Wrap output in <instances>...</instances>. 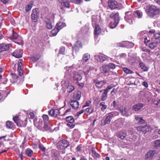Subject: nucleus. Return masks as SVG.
<instances>
[{
  "mask_svg": "<svg viewBox=\"0 0 160 160\" xmlns=\"http://www.w3.org/2000/svg\"><path fill=\"white\" fill-rule=\"evenodd\" d=\"M39 12L38 8H36L32 10L31 15V18L32 21L36 22L39 18Z\"/></svg>",
  "mask_w": 160,
  "mask_h": 160,
  "instance_id": "nucleus-5",
  "label": "nucleus"
},
{
  "mask_svg": "<svg viewBox=\"0 0 160 160\" xmlns=\"http://www.w3.org/2000/svg\"><path fill=\"white\" fill-rule=\"evenodd\" d=\"M120 111L124 116L128 117L130 115L129 110L126 108H121L120 109Z\"/></svg>",
  "mask_w": 160,
  "mask_h": 160,
  "instance_id": "nucleus-16",
  "label": "nucleus"
},
{
  "mask_svg": "<svg viewBox=\"0 0 160 160\" xmlns=\"http://www.w3.org/2000/svg\"><path fill=\"white\" fill-rule=\"evenodd\" d=\"M135 118L137 121L138 122L139 124H141L145 122V121L142 118L139 117L138 116H135Z\"/></svg>",
  "mask_w": 160,
  "mask_h": 160,
  "instance_id": "nucleus-30",
  "label": "nucleus"
},
{
  "mask_svg": "<svg viewBox=\"0 0 160 160\" xmlns=\"http://www.w3.org/2000/svg\"><path fill=\"white\" fill-rule=\"evenodd\" d=\"M149 47L151 49H154V48L156 47L157 46L156 45V44L153 42L149 43Z\"/></svg>",
  "mask_w": 160,
  "mask_h": 160,
  "instance_id": "nucleus-48",
  "label": "nucleus"
},
{
  "mask_svg": "<svg viewBox=\"0 0 160 160\" xmlns=\"http://www.w3.org/2000/svg\"><path fill=\"white\" fill-rule=\"evenodd\" d=\"M101 72L103 73H106L109 71L107 65H104L100 68Z\"/></svg>",
  "mask_w": 160,
  "mask_h": 160,
  "instance_id": "nucleus-23",
  "label": "nucleus"
},
{
  "mask_svg": "<svg viewBox=\"0 0 160 160\" xmlns=\"http://www.w3.org/2000/svg\"><path fill=\"white\" fill-rule=\"evenodd\" d=\"M48 114L49 115L54 117H56L57 115L59 114V111L58 109H52L48 111Z\"/></svg>",
  "mask_w": 160,
  "mask_h": 160,
  "instance_id": "nucleus-15",
  "label": "nucleus"
},
{
  "mask_svg": "<svg viewBox=\"0 0 160 160\" xmlns=\"http://www.w3.org/2000/svg\"><path fill=\"white\" fill-rule=\"evenodd\" d=\"M117 90L115 88H113L111 92L112 96H113L115 93L117 92Z\"/></svg>",
  "mask_w": 160,
  "mask_h": 160,
  "instance_id": "nucleus-64",
  "label": "nucleus"
},
{
  "mask_svg": "<svg viewBox=\"0 0 160 160\" xmlns=\"http://www.w3.org/2000/svg\"><path fill=\"white\" fill-rule=\"evenodd\" d=\"M123 70L124 72L127 74H132L133 73V72L128 68H123Z\"/></svg>",
  "mask_w": 160,
  "mask_h": 160,
  "instance_id": "nucleus-46",
  "label": "nucleus"
},
{
  "mask_svg": "<svg viewBox=\"0 0 160 160\" xmlns=\"http://www.w3.org/2000/svg\"><path fill=\"white\" fill-rule=\"evenodd\" d=\"M6 126L7 128H11L12 127V123L10 121H7L6 123Z\"/></svg>",
  "mask_w": 160,
  "mask_h": 160,
  "instance_id": "nucleus-45",
  "label": "nucleus"
},
{
  "mask_svg": "<svg viewBox=\"0 0 160 160\" xmlns=\"http://www.w3.org/2000/svg\"><path fill=\"white\" fill-rule=\"evenodd\" d=\"M127 134L126 131L123 130L119 132L117 134V137L122 139H124L126 136Z\"/></svg>",
  "mask_w": 160,
  "mask_h": 160,
  "instance_id": "nucleus-12",
  "label": "nucleus"
},
{
  "mask_svg": "<svg viewBox=\"0 0 160 160\" xmlns=\"http://www.w3.org/2000/svg\"><path fill=\"white\" fill-rule=\"evenodd\" d=\"M134 12H133L128 11L125 12L124 18L125 20L130 24H132L135 22Z\"/></svg>",
  "mask_w": 160,
  "mask_h": 160,
  "instance_id": "nucleus-3",
  "label": "nucleus"
},
{
  "mask_svg": "<svg viewBox=\"0 0 160 160\" xmlns=\"http://www.w3.org/2000/svg\"><path fill=\"white\" fill-rule=\"evenodd\" d=\"M18 37V34L16 33L13 32V35L12 37V38L14 39H17Z\"/></svg>",
  "mask_w": 160,
  "mask_h": 160,
  "instance_id": "nucleus-59",
  "label": "nucleus"
},
{
  "mask_svg": "<svg viewBox=\"0 0 160 160\" xmlns=\"http://www.w3.org/2000/svg\"><path fill=\"white\" fill-rule=\"evenodd\" d=\"M65 51V47H61L59 49V54H64Z\"/></svg>",
  "mask_w": 160,
  "mask_h": 160,
  "instance_id": "nucleus-54",
  "label": "nucleus"
},
{
  "mask_svg": "<svg viewBox=\"0 0 160 160\" xmlns=\"http://www.w3.org/2000/svg\"><path fill=\"white\" fill-rule=\"evenodd\" d=\"M145 10L147 15L150 18H154L158 17L160 14V9L152 4L147 5Z\"/></svg>",
  "mask_w": 160,
  "mask_h": 160,
  "instance_id": "nucleus-1",
  "label": "nucleus"
},
{
  "mask_svg": "<svg viewBox=\"0 0 160 160\" xmlns=\"http://www.w3.org/2000/svg\"><path fill=\"white\" fill-rule=\"evenodd\" d=\"M69 146V142L65 140H62L59 141L57 144V147L58 149L64 150Z\"/></svg>",
  "mask_w": 160,
  "mask_h": 160,
  "instance_id": "nucleus-4",
  "label": "nucleus"
},
{
  "mask_svg": "<svg viewBox=\"0 0 160 160\" xmlns=\"http://www.w3.org/2000/svg\"><path fill=\"white\" fill-rule=\"evenodd\" d=\"M67 125L68 127H70L71 128H73L75 126L74 124H72V123H67Z\"/></svg>",
  "mask_w": 160,
  "mask_h": 160,
  "instance_id": "nucleus-63",
  "label": "nucleus"
},
{
  "mask_svg": "<svg viewBox=\"0 0 160 160\" xmlns=\"http://www.w3.org/2000/svg\"><path fill=\"white\" fill-rule=\"evenodd\" d=\"M10 45L9 44H2L0 45V53L8 50Z\"/></svg>",
  "mask_w": 160,
  "mask_h": 160,
  "instance_id": "nucleus-19",
  "label": "nucleus"
},
{
  "mask_svg": "<svg viewBox=\"0 0 160 160\" xmlns=\"http://www.w3.org/2000/svg\"><path fill=\"white\" fill-rule=\"evenodd\" d=\"M73 79L74 80L80 81L82 78V76L81 73L79 72H74Z\"/></svg>",
  "mask_w": 160,
  "mask_h": 160,
  "instance_id": "nucleus-11",
  "label": "nucleus"
},
{
  "mask_svg": "<svg viewBox=\"0 0 160 160\" xmlns=\"http://www.w3.org/2000/svg\"><path fill=\"white\" fill-rule=\"evenodd\" d=\"M65 26L66 25L65 23L62 22H58L57 24L56 27L58 28L59 30H60Z\"/></svg>",
  "mask_w": 160,
  "mask_h": 160,
  "instance_id": "nucleus-28",
  "label": "nucleus"
},
{
  "mask_svg": "<svg viewBox=\"0 0 160 160\" xmlns=\"http://www.w3.org/2000/svg\"><path fill=\"white\" fill-rule=\"evenodd\" d=\"M90 55L88 53L84 54L83 56L82 60L83 62H87L90 58Z\"/></svg>",
  "mask_w": 160,
  "mask_h": 160,
  "instance_id": "nucleus-36",
  "label": "nucleus"
},
{
  "mask_svg": "<svg viewBox=\"0 0 160 160\" xmlns=\"http://www.w3.org/2000/svg\"><path fill=\"white\" fill-rule=\"evenodd\" d=\"M32 6V3L31 2L29 3L27 6L26 7L25 10L26 12H29L31 9Z\"/></svg>",
  "mask_w": 160,
  "mask_h": 160,
  "instance_id": "nucleus-40",
  "label": "nucleus"
},
{
  "mask_svg": "<svg viewBox=\"0 0 160 160\" xmlns=\"http://www.w3.org/2000/svg\"><path fill=\"white\" fill-rule=\"evenodd\" d=\"M110 17L113 19V20L119 21V13L118 12H112L110 14Z\"/></svg>",
  "mask_w": 160,
  "mask_h": 160,
  "instance_id": "nucleus-20",
  "label": "nucleus"
},
{
  "mask_svg": "<svg viewBox=\"0 0 160 160\" xmlns=\"http://www.w3.org/2000/svg\"><path fill=\"white\" fill-rule=\"evenodd\" d=\"M23 50L22 49L17 50L15 51L12 53V56L17 58H19L22 57Z\"/></svg>",
  "mask_w": 160,
  "mask_h": 160,
  "instance_id": "nucleus-8",
  "label": "nucleus"
},
{
  "mask_svg": "<svg viewBox=\"0 0 160 160\" xmlns=\"http://www.w3.org/2000/svg\"><path fill=\"white\" fill-rule=\"evenodd\" d=\"M34 125L38 128L41 130L42 129L43 123L41 119H39L38 122H36L35 120H34Z\"/></svg>",
  "mask_w": 160,
  "mask_h": 160,
  "instance_id": "nucleus-13",
  "label": "nucleus"
},
{
  "mask_svg": "<svg viewBox=\"0 0 160 160\" xmlns=\"http://www.w3.org/2000/svg\"><path fill=\"white\" fill-rule=\"evenodd\" d=\"M108 92L106 91V90L104 91V92L102 94L101 100L102 101L105 100L107 97V94Z\"/></svg>",
  "mask_w": 160,
  "mask_h": 160,
  "instance_id": "nucleus-39",
  "label": "nucleus"
},
{
  "mask_svg": "<svg viewBox=\"0 0 160 160\" xmlns=\"http://www.w3.org/2000/svg\"><path fill=\"white\" fill-rule=\"evenodd\" d=\"M101 29L99 25L96 24L95 26L94 34L95 35H98L101 32Z\"/></svg>",
  "mask_w": 160,
  "mask_h": 160,
  "instance_id": "nucleus-27",
  "label": "nucleus"
},
{
  "mask_svg": "<svg viewBox=\"0 0 160 160\" xmlns=\"http://www.w3.org/2000/svg\"><path fill=\"white\" fill-rule=\"evenodd\" d=\"M127 56V54L125 53H122L119 54V57L120 59L126 58Z\"/></svg>",
  "mask_w": 160,
  "mask_h": 160,
  "instance_id": "nucleus-55",
  "label": "nucleus"
},
{
  "mask_svg": "<svg viewBox=\"0 0 160 160\" xmlns=\"http://www.w3.org/2000/svg\"><path fill=\"white\" fill-rule=\"evenodd\" d=\"M134 14L135 13L137 16L138 18H141L142 16V12L141 11L137 10L133 12Z\"/></svg>",
  "mask_w": 160,
  "mask_h": 160,
  "instance_id": "nucleus-35",
  "label": "nucleus"
},
{
  "mask_svg": "<svg viewBox=\"0 0 160 160\" xmlns=\"http://www.w3.org/2000/svg\"><path fill=\"white\" fill-rule=\"evenodd\" d=\"M90 69V68L89 66H87L85 68L83 69V72L84 73L87 75L89 72Z\"/></svg>",
  "mask_w": 160,
  "mask_h": 160,
  "instance_id": "nucleus-43",
  "label": "nucleus"
},
{
  "mask_svg": "<svg viewBox=\"0 0 160 160\" xmlns=\"http://www.w3.org/2000/svg\"><path fill=\"white\" fill-rule=\"evenodd\" d=\"M74 89V88L72 86L69 85L67 88V91L69 92H71Z\"/></svg>",
  "mask_w": 160,
  "mask_h": 160,
  "instance_id": "nucleus-49",
  "label": "nucleus"
},
{
  "mask_svg": "<svg viewBox=\"0 0 160 160\" xmlns=\"http://www.w3.org/2000/svg\"><path fill=\"white\" fill-rule=\"evenodd\" d=\"M108 5L112 9L117 8L119 7L118 2L115 0H108Z\"/></svg>",
  "mask_w": 160,
  "mask_h": 160,
  "instance_id": "nucleus-7",
  "label": "nucleus"
},
{
  "mask_svg": "<svg viewBox=\"0 0 160 160\" xmlns=\"http://www.w3.org/2000/svg\"><path fill=\"white\" fill-rule=\"evenodd\" d=\"M113 87V86L112 85H110L108 86L107 88L105 89H104V91H106L107 92H108Z\"/></svg>",
  "mask_w": 160,
  "mask_h": 160,
  "instance_id": "nucleus-56",
  "label": "nucleus"
},
{
  "mask_svg": "<svg viewBox=\"0 0 160 160\" xmlns=\"http://www.w3.org/2000/svg\"><path fill=\"white\" fill-rule=\"evenodd\" d=\"M93 108H92L90 107L86 109V111L88 113H91L93 112Z\"/></svg>",
  "mask_w": 160,
  "mask_h": 160,
  "instance_id": "nucleus-58",
  "label": "nucleus"
},
{
  "mask_svg": "<svg viewBox=\"0 0 160 160\" xmlns=\"http://www.w3.org/2000/svg\"><path fill=\"white\" fill-rule=\"evenodd\" d=\"M59 30L58 28L55 27V28L51 31V33L53 36H55L57 34Z\"/></svg>",
  "mask_w": 160,
  "mask_h": 160,
  "instance_id": "nucleus-41",
  "label": "nucleus"
},
{
  "mask_svg": "<svg viewBox=\"0 0 160 160\" xmlns=\"http://www.w3.org/2000/svg\"><path fill=\"white\" fill-rule=\"evenodd\" d=\"M71 1L73 3L79 4L82 2V0H71Z\"/></svg>",
  "mask_w": 160,
  "mask_h": 160,
  "instance_id": "nucleus-60",
  "label": "nucleus"
},
{
  "mask_svg": "<svg viewBox=\"0 0 160 160\" xmlns=\"http://www.w3.org/2000/svg\"><path fill=\"white\" fill-rule=\"evenodd\" d=\"M139 66L143 71H147L148 70V68L142 62H140Z\"/></svg>",
  "mask_w": 160,
  "mask_h": 160,
  "instance_id": "nucleus-34",
  "label": "nucleus"
},
{
  "mask_svg": "<svg viewBox=\"0 0 160 160\" xmlns=\"http://www.w3.org/2000/svg\"><path fill=\"white\" fill-rule=\"evenodd\" d=\"M22 60L19 59L18 63V69H23L22 64Z\"/></svg>",
  "mask_w": 160,
  "mask_h": 160,
  "instance_id": "nucleus-47",
  "label": "nucleus"
},
{
  "mask_svg": "<svg viewBox=\"0 0 160 160\" xmlns=\"http://www.w3.org/2000/svg\"><path fill=\"white\" fill-rule=\"evenodd\" d=\"M53 160H58V158L57 154L54 152L52 155Z\"/></svg>",
  "mask_w": 160,
  "mask_h": 160,
  "instance_id": "nucleus-53",
  "label": "nucleus"
},
{
  "mask_svg": "<svg viewBox=\"0 0 160 160\" xmlns=\"http://www.w3.org/2000/svg\"><path fill=\"white\" fill-rule=\"evenodd\" d=\"M13 119L17 125L19 127H25L26 126V123L22 120L20 119L18 117H14Z\"/></svg>",
  "mask_w": 160,
  "mask_h": 160,
  "instance_id": "nucleus-6",
  "label": "nucleus"
},
{
  "mask_svg": "<svg viewBox=\"0 0 160 160\" xmlns=\"http://www.w3.org/2000/svg\"><path fill=\"white\" fill-rule=\"evenodd\" d=\"M33 152V151L29 148H28L25 150L26 154L27 155L28 157H31L32 155Z\"/></svg>",
  "mask_w": 160,
  "mask_h": 160,
  "instance_id": "nucleus-37",
  "label": "nucleus"
},
{
  "mask_svg": "<svg viewBox=\"0 0 160 160\" xmlns=\"http://www.w3.org/2000/svg\"><path fill=\"white\" fill-rule=\"evenodd\" d=\"M81 93L79 91H78L75 93L73 95V98L76 100H79L81 97Z\"/></svg>",
  "mask_w": 160,
  "mask_h": 160,
  "instance_id": "nucleus-26",
  "label": "nucleus"
},
{
  "mask_svg": "<svg viewBox=\"0 0 160 160\" xmlns=\"http://www.w3.org/2000/svg\"><path fill=\"white\" fill-rule=\"evenodd\" d=\"M96 58H99L100 62H102L106 59H108L109 58L106 55L101 54L99 55H96L95 56Z\"/></svg>",
  "mask_w": 160,
  "mask_h": 160,
  "instance_id": "nucleus-21",
  "label": "nucleus"
},
{
  "mask_svg": "<svg viewBox=\"0 0 160 160\" xmlns=\"http://www.w3.org/2000/svg\"><path fill=\"white\" fill-rule=\"evenodd\" d=\"M124 120L122 119H118L116 121L115 123L116 126L118 128H120L122 127L123 124Z\"/></svg>",
  "mask_w": 160,
  "mask_h": 160,
  "instance_id": "nucleus-25",
  "label": "nucleus"
},
{
  "mask_svg": "<svg viewBox=\"0 0 160 160\" xmlns=\"http://www.w3.org/2000/svg\"><path fill=\"white\" fill-rule=\"evenodd\" d=\"M99 106L102 111H104L107 108V105L105 104V102H101L99 104Z\"/></svg>",
  "mask_w": 160,
  "mask_h": 160,
  "instance_id": "nucleus-33",
  "label": "nucleus"
},
{
  "mask_svg": "<svg viewBox=\"0 0 160 160\" xmlns=\"http://www.w3.org/2000/svg\"><path fill=\"white\" fill-rule=\"evenodd\" d=\"M151 130L150 127L147 124L144 126H143L142 133L145 134L147 132H149Z\"/></svg>",
  "mask_w": 160,
  "mask_h": 160,
  "instance_id": "nucleus-29",
  "label": "nucleus"
},
{
  "mask_svg": "<svg viewBox=\"0 0 160 160\" xmlns=\"http://www.w3.org/2000/svg\"><path fill=\"white\" fill-rule=\"evenodd\" d=\"M70 104L72 107L74 109H76L78 108L79 104L78 102L76 100H71L70 101Z\"/></svg>",
  "mask_w": 160,
  "mask_h": 160,
  "instance_id": "nucleus-18",
  "label": "nucleus"
},
{
  "mask_svg": "<svg viewBox=\"0 0 160 160\" xmlns=\"http://www.w3.org/2000/svg\"><path fill=\"white\" fill-rule=\"evenodd\" d=\"M109 70L110 69H113L115 68V65L113 63H110L107 65Z\"/></svg>",
  "mask_w": 160,
  "mask_h": 160,
  "instance_id": "nucleus-51",
  "label": "nucleus"
},
{
  "mask_svg": "<svg viewBox=\"0 0 160 160\" xmlns=\"http://www.w3.org/2000/svg\"><path fill=\"white\" fill-rule=\"evenodd\" d=\"M118 115V113L117 111L112 112L107 114L102 118L101 122V125L102 126H104L107 124H109L112 118Z\"/></svg>",
  "mask_w": 160,
  "mask_h": 160,
  "instance_id": "nucleus-2",
  "label": "nucleus"
},
{
  "mask_svg": "<svg viewBox=\"0 0 160 160\" xmlns=\"http://www.w3.org/2000/svg\"><path fill=\"white\" fill-rule=\"evenodd\" d=\"M59 2L61 3L62 5L67 8L70 7L69 2L68 0H58Z\"/></svg>",
  "mask_w": 160,
  "mask_h": 160,
  "instance_id": "nucleus-22",
  "label": "nucleus"
},
{
  "mask_svg": "<svg viewBox=\"0 0 160 160\" xmlns=\"http://www.w3.org/2000/svg\"><path fill=\"white\" fill-rule=\"evenodd\" d=\"M154 38L155 39L160 38V32L156 33L154 35Z\"/></svg>",
  "mask_w": 160,
  "mask_h": 160,
  "instance_id": "nucleus-57",
  "label": "nucleus"
},
{
  "mask_svg": "<svg viewBox=\"0 0 160 160\" xmlns=\"http://www.w3.org/2000/svg\"><path fill=\"white\" fill-rule=\"evenodd\" d=\"M92 155L94 156V158L95 159H96L97 158H100L101 156L100 155L96 152L95 148H92Z\"/></svg>",
  "mask_w": 160,
  "mask_h": 160,
  "instance_id": "nucleus-31",
  "label": "nucleus"
},
{
  "mask_svg": "<svg viewBox=\"0 0 160 160\" xmlns=\"http://www.w3.org/2000/svg\"><path fill=\"white\" fill-rule=\"evenodd\" d=\"M48 129V123L45 122L44 123V126L42 127V129L41 130H42L43 131L44 130H47Z\"/></svg>",
  "mask_w": 160,
  "mask_h": 160,
  "instance_id": "nucleus-52",
  "label": "nucleus"
},
{
  "mask_svg": "<svg viewBox=\"0 0 160 160\" xmlns=\"http://www.w3.org/2000/svg\"><path fill=\"white\" fill-rule=\"evenodd\" d=\"M153 143L155 147H158L160 146V139H158L154 141Z\"/></svg>",
  "mask_w": 160,
  "mask_h": 160,
  "instance_id": "nucleus-42",
  "label": "nucleus"
},
{
  "mask_svg": "<svg viewBox=\"0 0 160 160\" xmlns=\"http://www.w3.org/2000/svg\"><path fill=\"white\" fill-rule=\"evenodd\" d=\"M46 23L47 28L49 29H52V28L53 26L51 21H49L48 22H46Z\"/></svg>",
  "mask_w": 160,
  "mask_h": 160,
  "instance_id": "nucleus-44",
  "label": "nucleus"
},
{
  "mask_svg": "<svg viewBox=\"0 0 160 160\" xmlns=\"http://www.w3.org/2000/svg\"><path fill=\"white\" fill-rule=\"evenodd\" d=\"M137 129L138 131L140 132V133L141 132H142V129H143V126H140L136 128Z\"/></svg>",
  "mask_w": 160,
  "mask_h": 160,
  "instance_id": "nucleus-61",
  "label": "nucleus"
},
{
  "mask_svg": "<svg viewBox=\"0 0 160 160\" xmlns=\"http://www.w3.org/2000/svg\"><path fill=\"white\" fill-rule=\"evenodd\" d=\"M66 121L69 123H73L74 121V119L72 116L67 117L66 118Z\"/></svg>",
  "mask_w": 160,
  "mask_h": 160,
  "instance_id": "nucleus-32",
  "label": "nucleus"
},
{
  "mask_svg": "<svg viewBox=\"0 0 160 160\" xmlns=\"http://www.w3.org/2000/svg\"><path fill=\"white\" fill-rule=\"evenodd\" d=\"M44 123L48 122V117L47 115H43L42 116Z\"/></svg>",
  "mask_w": 160,
  "mask_h": 160,
  "instance_id": "nucleus-50",
  "label": "nucleus"
},
{
  "mask_svg": "<svg viewBox=\"0 0 160 160\" xmlns=\"http://www.w3.org/2000/svg\"><path fill=\"white\" fill-rule=\"evenodd\" d=\"M143 106L144 105L142 103H138L134 105L132 109L135 111L137 112L139 111Z\"/></svg>",
  "mask_w": 160,
  "mask_h": 160,
  "instance_id": "nucleus-17",
  "label": "nucleus"
},
{
  "mask_svg": "<svg viewBox=\"0 0 160 160\" xmlns=\"http://www.w3.org/2000/svg\"><path fill=\"white\" fill-rule=\"evenodd\" d=\"M118 22L119 21L117 20H113L110 22L109 27L111 28H114L117 26Z\"/></svg>",
  "mask_w": 160,
  "mask_h": 160,
  "instance_id": "nucleus-24",
  "label": "nucleus"
},
{
  "mask_svg": "<svg viewBox=\"0 0 160 160\" xmlns=\"http://www.w3.org/2000/svg\"><path fill=\"white\" fill-rule=\"evenodd\" d=\"M94 82L95 83V86L98 88H101L106 83L104 81H99L98 80H94Z\"/></svg>",
  "mask_w": 160,
  "mask_h": 160,
  "instance_id": "nucleus-14",
  "label": "nucleus"
},
{
  "mask_svg": "<svg viewBox=\"0 0 160 160\" xmlns=\"http://www.w3.org/2000/svg\"><path fill=\"white\" fill-rule=\"evenodd\" d=\"M126 42V41H123L121 42L117 43L115 44V46L117 47H124L126 46V45L125 44V43Z\"/></svg>",
  "mask_w": 160,
  "mask_h": 160,
  "instance_id": "nucleus-38",
  "label": "nucleus"
},
{
  "mask_svg": "<svg viewBox=\"0 0 160 160\" xmlns=\"http://www.w3.org/2000/svg\"><path fill=\"white\" fill-rule=\"evenodd\" d=\"M156 154L155 150H150L146 155V158L152 159Z\"/></svg>",
  "mask_w": 160,
  "mask_h": 160,
  "instance_id": "nucleus-10",
  "label": "nucleus"
},
{
  "mask_svg": "<svg viewBox=\"0 0 160 160\" xmlns=\"http://www.w3.org/2000/svg\"><path fill=\"white\" fill-rule=\"evenodd\" d=\"M39 148L43 152H45V151L46 148L43 147V145L41 144L39 145Z\"/></svg>",
  "mask_w": 160,
  "mask_h": 160,
  "instance_id": "nucleus-62",
  "label": "nucleus"
},
{
  "mask_svg": "<svg viewBox=\"0 0 160 160\" xmlns=\"http://www.w3.org/2000/svg\"><path fill=\"white\" fill-rule=\"evenodd\" d=\"M82 47V45L81 42L79 41H77L76 43L72 47V50L73 52L74 51L75 52H78L80 48Z\"/></svg>",
  "mask_w": 160,
  "mask_h": 160,
  "instance_id": "nucleus-9",
  "label": "nucleus"
}]
</instances>
